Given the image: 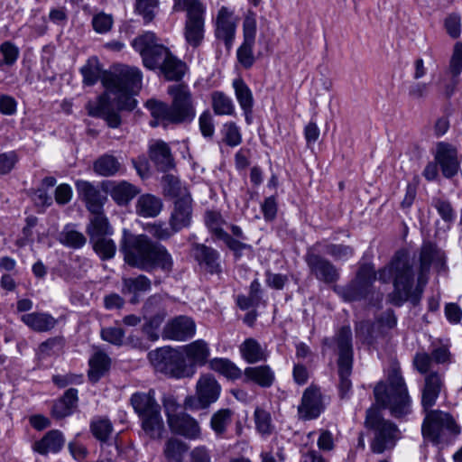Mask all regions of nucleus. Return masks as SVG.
Masks as SVG:
<instances>
[{
  "mask_svg": "<svg viewBox=\"0 0 462 462\" xmlns=\"http://www.w3.org/2000/svg\"><path fill=\"white\" fill-rule=\"evenodd\" d=\"M445 259L444 252L430 242L421 245L418 260L402 249L378 271V280L383 283L393 282V291L389 297L393 305L402 306L409 299L416 304L429 281L431 265L440 271L445 267Z\"/></svg>",
  "mask_w": 462,
  "mask_h": 462,
  "instance_id": "f257e3e1",
  "label": "nucleus"
},
{
  "mask_svg": "<svg viewBox=\"0 0 462 462\" xmlns=\"http://www.w3.org/2000/svg\"><path fill=\"white\" fill-rule=\"evenodd\" d=\"M144 230L157 241L147 235H134L126 229L124 230L120 249L125 263L145 272L160 269L164 273H171L173 268L172 256L158 241H167L178 232L163 221L148 223Z\"/></svg>",
  "mask_w": 462,
  "mask_h": 462,
  "instance_id": "f03ea898",
  "label": "nucleus"
},
{
  "mask_svg": "<svg viewBox=\"0 0 462 462\" xmlns=\"http://www.w3.org/2000/svg\"><path fill=\"white\" fill-rule=\"evenodd\" d=\"M102 83L107 94L89 101L86 107L89 116L103 118L109 127L116 128L121 125V117L110 99L116 102L119 110H133L136 106L134 96L141 88L142 73L137 68L117 65L103 77Z\"/></svg>",
  "mask_w": 462,
  "mask_h": 462,
  "instance_id": "7ed1b4c3",
  "label": "nucleus"
},
{
  "mask_svg": "<svg viewBox=\"0 0 462 462\" xmlns=\"http://www.w3.org/2000/svg\"><path fill=\"white\" fill-rule=\"evenodd\" d=\"M374 394L376 403L388 409L395 419L405 418L411 412V398L397 364H393L389 368L385 382L376 383Z\"/></svg>",
  "mask_w": 462,
  "mask_h": 462,
  "instance_id": "20e7f679",
  "label": "nucleus"
},
{
  "mask_svg": "<svg viewBox=\"0 0 462 462\" xmlns=\"http://www.w3.org/2000/svg\"><path fill=\"white\" fill-rule=\"evenodd\" d=\"M168 94L171 97V104L148 100L147 108L152 117L166 120L168 123H190L196 116V109L192 94L185 84L171 85L168 88Z\"/></svg>",
  "mask_w": 462,
  "mask_h": 462,
  "instance_id": "39448f33",
  "label": "nucleus"
},
{
  "mask_svg": "<svg viewBox=\"0 0 462 462\" xmlns=\"http://www.w3.org/2000/svg\"><path fill=\"white\" fill-rule=\"evenodd\" d=\"M130 403L138 414L144 432L152 439H161L164 431V423L161 407L154 398V391L134 393L130 398Z\"/></svg>",
  "mask_w": 462,
  "mask_h": 462,
  "instance_id": "423d86ee",
  "label": "nucleus"
},
{
  "mask_svg": "<svg viewBox=\"0 0 462 462\" xmlns=\"http://www.w3.org/2000/svg\"><path fill=\"white\" fill-rule=\"evenodd\" d=\"M366 429L372 431L371 450L375 454H382L392 449L401 439V431L393 421L383 417L381 412L370 408L366 411L365 420Z\"/></svg>",
  "mask_w": 462,
  "mask_h": 462,
  "instance_id": "0eeeda50",
  "label": "nucleus"
},
{
  "mask_svg": "<svg viewBox=\"0 0 462 462\" xmlns=\"http://www.w3.org/2000/svg\"><path fill=\"white\" fill-rule=\"evenodd\" d=\"M153 368L172 378H190L195 374L192 365H187L182 352L171 346L159 347L148 353Z\"/></svg>",
  "mask_w": 462,
  "mask_h": 462,
  "instance_id": "6e6552de",
  "label": "nucleus"
},
{
  "mask_svg": "<svg viewBox=\"0 0 462 462\" xmlns=\"http://www.w3.org/2000/svg\"><path fill=\"white\" fill-rule=\"evenodd\" d=\"M337 346L338 359L339 393L344 398L351 389L349 379L353 367L352 331L349 326L341 327L332 339Z\"/></svg>",
  "mask_w": 462,
  "mask_h": 462,
  "instance_id": "1a4fd4ad",
  "label": "nucleus"
},
{
  "mask_svg": "<svg viewBox=\"0 0 462 462\" xmlns=\"http://www.w3.org/2000/svg\"><path fill=\"white\" fill-rule=\"evenodd\" d=\"M173 10L186 12L185 40L193 48L199 46L204 39V5L199 0H175Z\"/></svg>",
  "mask_w": 462,
  "mask_h": 462,
  "instance_id": "9d476101",
  "label": "nucleus"
},
{
  "mask_svg": "<svg viewBox=\"0 0 462 462\" xmlns=\"http://www.w3.org/2000/svg\"><path fill=\"white\" fill-rule=\"evenodd\" d=\"M460 432L454 419L446 412L434 410L427 412L421 427L425 440L434 444L440 443L447 435H457Z\"/></svg>",
  "mask_w": 462,
  "mask_h": 462,
  "instance_id": "9b49d317",
  "label": "nucleus"
},
{
  "mask_svg": "<svg viewBox=\"0 0 462 462\" xmlns=\"http://www.w3.org/2000/svg\"><path fill=\"white\" fill-rule=\"evenodd\" d=\"M134 49L140 53L144 67L149 69H160L171 54L168 48L158 43L155 34L146 32L134 39Z\"/></svg>",
  "mask_w": 462,
  "mask_h": 462,
  "instance_id": "f8f14e48",
  "label": "nucleus"
},
{
  "mask_svg": "<svg viewBox=\"0 0 462 462\" xmlns=\"http://www.w3.org/2000/svg\"><path fill=\"white\" fill-rule=\"evenodd\" d=\"M376 280V272L373 265L363 264L359 267L356 278L346 286H335L334 291L345 301H356L365 299L371 291Z\"/></svg>",
  "mask_w": 462,
  "mask_h": 462,
  "instance_id": "ddd939ff",
  "label": "nucleus"
},
{
  "mask_svg": "<svg viewBox=\"0 0 462 462\" xmlns=\"http://www.w3.org/2000/svg\"><path fill=\"white\" fill-rule=\"evenodd\" d=\"M220 392L221 386L213 375L202 374L196 383L195 395L185 398L184 408L189 411L207 409L217 401Z\"/></svg>",
  "mask_w": 462,
  "mask_h": 462,
  "instance_id": "4468645a",
  "label": "nucleus"
},
{
  "mask_svg": "<svg viewBox=\"0 0 462 462\" xmlns=\"http://www.w3.org/2000/svg\"><path fill=\"white\" fill-rule=\"evenodd\" d=\"M322 242H317L309 248L304 256L310 273L324 283H335L339 280L340 273L337 266L328 259L320 255L317 251L321 248Z\"/></svg>",
  "mask_w": 462,
  "mask_h": 462,
  "instance_id": "2eb2a0df",
  "label": "nucleus"
},
{
  "mask_svg": "<svg viewBox=\"0 0 462 462\" xmlns=\"http://www.w3.org/2000/svg\"><path fill=\"white\" fill-rule=\"evenodd\" d=\"M256 28L255 14L249 11L243 22L244 41L236 51L237 60L245 69H250L255 61L253 49L255 42Z\"/></svg>",
  "mask_w": 462,
  "mask_h": 462,
  "instance_id": "dca6fc26",
  "label": "nucleus"
},
{
  "mask_svg": "<svg viewBox=\"0 0 462 462\" xmlns=\"http://www.w3.org/2000/svg\"><path fill=\"white\" fill-rule=\"evenodd\" d=\"M237 19L234 13L227 7L222 6L217 15L215 23V36L217 40L224 42L226 50L229 51L236 37Z\"/></svg>",
  "mask_w": 462,
  "mask_h": 462,
  "instance_id": "f3484780",
  "label": "nucleus"
},
{
  "mask_svg": "<svg viewBox=\"0 0 462 462\" xmlns=\"http://www.w3.org/2000/svg\"><path fill=\"white\" fill-rule=\"evenodd\" d=\"M452 362V355L447 346L441 345L434 347L430 354L421 351L417 352L412 364L419 373H426L432 369L433 365H448Z\"/></svg>",
  "mask_w": 462,
  "mask_h": 462,
  "instance_id": "a211bd4d",
  "label": "nucleus"
},
{
  "mask_svg": "<svg viewBox=\"0 0 462 462\" xmlns=\"http://www.w3.org/2000/svg\"><path fill=\"white\" fill-rule=\"evenodd\" d=\"M424 375V383L421 390V405L428 411L435 405L442 389L445 386L444 372L430 369Z\"/></svg>",
  "mask_w": 462,
  "mask_h": 462,
  "instance_id": "6ab92c4d",
  "label": "nucleus"
},
{
  "mask_svg": "<svg viewBox=\"0 0 462 462\" xmlns=\"http://www.w3.org/2000/svg\"><path fill=\"white\" fill-rule=\"evenodd\" d=\"M196 333L195 321L188 316H178L170 319L164 326L162 337L163 339L186 341Z\"/></svg>",
  "mask_w": 462,
  "mask_h": 462,
  "instance_id": "aec40b11",
  "label": "nucleus"
},
{
  "mask_svg": "<svg viewBox=\"0 0 462 462\" xmlns=\"http://www.w3.org/2000/svg\"><path fill=\"white\" fill-rule=\"evenodd\" d=\"M435 161L439 165L444 177L449 179L458 172L460 163L457 159V151L453 145L443 142L439 143Z\"/></svg>",
  "mask_w": 462,
  "mask_h": 462,
  "instance_id": "412c9836",
  "label": "nucleus"
},
{
  "mask_svg": "<svg viewBox=\"0 0 462 462\" xmlns=\"http://www.w3.org/2000/svg\"><path fill=\"white\" fill-rule=\"evenodd\" d=\"M193 216L192 199L186 197L177 199L173 202V207L169 217V225L178 233L191 225Z\"/></svg>",
  "mask_w": 462,
  "mask_h": 462,
  "instance_id": "4be33fe9",
  "label": "nucleus"
},
{
  "mask_svg": "<svg viewBox=\"0 0 462 462\" xmlns=\"http://www.w3.org/2000/svg\"><path fill=\"white\" fill-rule=\"evenodd\" d=\"M322 410L319 389L314 386L308 387L303 393L301 403L298 408L300 417L303 420H313L319 416Z\"/></svg>",
  "mask_w": 462,
  "mask_h": 462,
  "instance_id": "5701e85b",
  "label": "nucleus"
},
{
  "mask_svg": "<svg viewBox=\"0 0 462 462\" xmlns=\"http://www.w3.org/2000/svg\"><path fill=\"white\" fill-rule=\"evenodd\" d=\"M168 425L172 433L188 439H197L201 436L199 423L186 412H180V416L171 419Z\"/></svg>",
  "mask_w": 462,
  "mask_h": 462,
  "instance_id": "b1692460",
  "label": "nucleus"
},
{
  "mask_svg": "<svg viewBox=\"0 0 462 462\" xmlns=\"http://www.w3.org/2000/svg\"><path fill=\"white\" fill-rule=\"evenodd\" d=\"M76 189L79 198L85 201L90 213H98L103 210V205L106 198L102 195L96 186L86 180H78Z\"/></svg>",
  "mask_w": 462,
  "mask_h": 462,
  "instance_id": "393cba45",
  "label": "nucleus"
},
{
  "mask_svg": "<svg viewBox=\"0 0 462 462\" xmlns=\"http://www.w3.org/2000/svg\"><path fill=\"white\" fill-rule=\"evenodd\" d=\"M182 354L187 361V365H192L196 372L197 366H203L207 364L210 356V349L205 340L198 339L183 346Z\"/></svg>",
  "mask_w": 462,
  "mask_h": 462,
  "instance_id": "a878e982",
  "label": "nucleus"
},
{
  "mask_svg": "<svg viewBox=\"0 0 462 462\" xmlns=\"http://www.w3.org/2000/svg\"><path fill=\"white\" fill-rule=\"evenodd\" d=\"M152 288L151 280L143 275L140 274L136 277H128L122 279V289L121 292L124 295H130V303L136 304L140 301L141 295L149 291Z\"/></svg>",
  "mask_w": 462,
  "mask_h": 462,
  "instance_id": "bb28decb",
  "label": "nucleus"
},
{
  "mask_svg": "<svg viewBox=\"0 0 462 462\" xmlns=\"http://www.w3.org/2000/svg\"><path fill=\"white\" fill-rule=\"evenodd\" d=\"M193 255L200 265L210 273H218L221 272L219 263V254L212 247L202 244H194L192 246Z\"/></svg>",
  "mask_w": 462,
  "mask_h": 462,
  "instance_id": "cd10ccee",
  "label": "nucleus"
},
{
  "mask_svg": "<svg viewBox=\"0 0 462 462\" xmlns=\"http://www.w3.org/2000/svg\"><path fill=\"white\" fill-rule=\"evenodd\" d=\"M65 444V439L61 431L52 430L48 431L40 440L34 442L33 450L41 455L58 453Z\"/></svg>",
  "mask_w": 462,
  "mask_h": 462,
  "instance_id": "c85d7f7f",
  "label": "nucleus"
},
{
  "mask_svg": "<svg viewBox=\"0 0 462 462\" xmlns=\"http://www.w3.org/2000/svg\"><path fill=\"white\" fill-rule=\"evenodd\" d=\"M21 320L35 332H47L57 324V319L46 312H32L21 316Z\"/></svg>",
  "mask_w": 462,
  "mask_h": 462,
  "instance_id": "c756f323",
  "label": "nucleus"
},
{
  "mask_svg": "<svg viewBox=\"0 0 462 462\" xmlns=\"http://www.w3.org/2000/svg\"><path fill=\"white\" fill-rule=\"evenodd\" d=\"M88 365V376L89 381L95 383L108 372L111 359L104 351L97 350L89 358Z\"/></svg>",
  "mask_w": 462,
  "mask_h": 462,
  "instance_id": "7c9ffc66",
  "label": "nucleus"
},
{
  "mask_svg": "<svg viewBox=\"0 0 462 462\" xmlns=\"http://www.w3.org/2000/svg\"><path fill=\"white\" fill-rule=\"evenodd\" d=\"M150 158L162 171H167L174 166L171 149L162 141H158L150 147Z\"/></svg>",
  "mask_w": 462,
  "mask_h": 462,
  "instance_id": "2f4dec72",
  "label": "nucleus"
},
{
  "mask_svg": "<svg viewBox=\"0 0 462 462\" xmlns=\"http://www.w3.org/2000/svg\"><path fill=\"white\" fill-rule=\"evenodd\" d=\"M245 381L254 382L257 385L269 388L273 385L275 375L269 365L249 366L244 371Z\"/></svg>",
  "mask_w": 462,
  "mask_h": 462,
  "instance_id": "473e14b6",
  "label": "nucleus"
},
{
  "mask_svg": "<svg viewBox=\"0 0 462 462\" xmlns=\"http://www.w3.org/2000/svg\"><path fill=\"white\" fill-rule=\"evenodd\" d=\"M162 199L152 194L140 196L135 204L136 214L143 217H156L162 212Z\"/></svg>",
  "mask_w": 462,
  "mask_h": 462,
  "instance_id": "72a5a7b5",
  "label": "nucleus"
},
{
  "mask_svg": "<svg viewBox=\"0 0 462 462\" xmlns=\"http://www.w3.org/2000/svg\"><path fill=\"white\" fill-rule=\"evenodd\" d=\"M106 191L118 205L128 204L139 193V189L127 181L111 182Z\"/></svg>",
  "mask_w": 462,
  "mask_h": 462,
  "instance_id": "f704fd0d",
  "label": "nucleus"
},
{
  "mask_svg": "<svg viewBox=\"0 0 462 462\" xmlns=\"http://www.w3.org/2000/svg\"><path fill=\"white\" fill-rule=\"evenodd\" d=\"M78 403V390L75 388L68 389L63 396L58 400L52 406V415L57 419H61L70 415Z\"/></svg>",
  "mask_w": 462,
  "mask_h": 462,
  "instance_id": "c9c22d12",
  "label": "nucleus"
},
{
  "mask_svg": "<svg viewBox=\"0 0 462 462\" xmlns=\"http://www.w3.org/2000/svg\"><path fill=\"white\" fill-rule=\"evenodd\" d=\"M93 217L87 226V233L89 236V240H97L100 237L111 236L113 233L112 227L109 225L108 219L104 216L103 210L98 213H91Z\"/></svg>",
  "mask_w": 462,
  "mask_h": 462,
  "instance_id": "e433bc0d",
  "label": "nucleus"
},
{
  "mask_svg": "<svg viewBox=\"0 0 462 462\" xmlns=\"http://www.w3.org/2000/svg\"><path fill=\"white\" fill-rule=\"evenodd\" d=\"M242 357L249 364L266 360V353L260 343L254 338L245 339L240 346Z\"/></svg>",
  "mask_w": 462,
  "mask_h": 462,
  "instance_id": "4c0bfd02",
  "label": "nucleus"
},
{
  "mask_svg": "<svg viewBox=\"0 0 462 462\" xmlns=\"http://www.w3.org/2000/svg\"><path fill=\"white\" fill-rule=\"evenodd\" d=\"M167 80H180L187 70L185 62L171 54L160 68Z\"/></svg>",
  "mask_w": 462,
  "mask_h": 462,
  "instance_id": "58836bf2",
  "label": "nucleus"
},
{
  "mask_svg": "<svg viewBox=\"0 0 462 462\" xmlns=\"http://www.w3.org/2000/svg\"><path fill=\"white\" fill-rule=\"evenodd\" d=\"M59 241L68 247L79 249L85 245L87 238L81 232L76 230L74 225L69 224L59 234Z\"/></svg>",
  "mask_w": 462,
  "mask_h": 462,
  "instance_id": "ea45409f",
  "label": "nucleus"
},
{
  "mask_svg": "<svg viewBox=\"0 0 462 462\" xmlns=\"http://www.w3.org/2000/svg\"><path fill=\"white\" fill-rule=\"evenodd\" d=\"M236 97L244 111L245 115L251 114L254 106V98L251 89L242 79H236L233 81Z\"/></svg>",
  "mask_w": 462,
  "mask_h": 462,
  "instance_id": "a19ab883",
  "label": "nucleus"
},
{
  "mask_svg": "<svg viewBox=\"0 0 462 462\" xmlns=\"http://www.w3.org/2000/svg\"><path fill=\"white\" fill-rule=\"evenodd\" d=\"M209 367L221 374L225 377L232 380L242 376L243 372L233 362L226 358H214L209 361Z\"/></svg>",
  "mask_w": 462,
  "mask_h": 462,
  "instance_id": "79ce46f5",
  "label": "nucleus"
},
{
  "mask_svg": "<svg viewBox=\"0 0 462 462\" xmlns=\"http://www.w3.org/2000/svg\"><path fill=\"white\" fill-rule=\"evenodd\" d=\"M189 446L182 440L171 438L165 443L163 453L168 462H183Z\"/></svg>",
  "mask_w": 462,
  "mask_h": 462,
  "instance_id": "37998d69",
  "label": "nucleus"
},
{
  "mask_svg": "<svg viewBox=\"0 0 462 462\" xmlns=\"http://www.w3.org/2000/svg\"><path fill=\"white\" fill-rule=\"evenodd\" d=\"M121 170V163L118 160L109 154L99 157L94 163V171L102 176L116 175Z\"/></svg>",
  "mask_w": 462,
  "mask_h": 462,
  "instance_id": "c03bdc74",
  "label": "nucleus"
},
{
  "mask_svg": "<svg viewBox=\"0 0 462 462\" xmlns=\"http://www.w3.org/2000/svg\"><path fill=\"white\" fill-rule=\"evenodd\" d=\"M162 183L165 194L172 199L191 197L187 188L182 186L180 180L171 174L165 175L162 178Z\"/></svg>",
  "mask_w": 462,
  "mask_h": 462,
  "instance_id": "a18cd8bd",
  "label": "nucleus"
},
{
  "mask_svg": "<svg viewBox=\"0 0 462 462\" xmlns=\"http://www.w3.org/2000/svg\"><path fill=\"white\" fill-rule=\"evenodd\" d=\"M83 77V83L87 86H93L101 77L102 68L97 58H90L80 69Z\"/></svg>",
  "mask_w": 462,
  "mask_h": 462,
  "instance_id": "49530a36",
  "label": "nucleus"
},
{
  "mask_svg": "<svg viewBox=\"0 0 462 462\" xmlns=\"http://www.w3.org/2000/svg\"><path fill=\"white\" fill-rule=\"evenodd\" d=\"M321 247L324 253L331 256L335 261H346L355 253L352 246L342 244L322 243Z\"/></svg>",
  "mask_w": 462,
  "mask_h": 462,
  "instance_id": "de8ad7c7",
  "label": "nucleus"
},
{
  "mask_svg": "<svg viewBox=\"0 0 462 462\" xmlns=\"http://www.w3.org/2000/svg\"><path fill=\"white\" fill-rule=\"evenodd\" d=\"M19 48L6 41L0 45V69L12 67L19 57Z\"/></svg>",
  "mask_w": 462,
  "mask_h": 462,
  "instance_id": "09e8293b",
  "label": "nucleus"
},
{
  "mask_svg": "<svg viewBox=\"0 0 462 462\" xmlns=\"http://www.w3.org/2000/svg\"><path fill=\"white\" fill-rule=\"evenodd\" d=\"M90 430L97 440L106 442L112 434L113 425L108 419L98 417L91 421Z\"/></svg>",
  "mask_w": 462,
  "mask_h": 462,
  "instance_id": "8fccbe9b",
  "label": "nucleus"
},
{
  "mask_svg": "<svg viewBox=\"0 0 462 462\" xmlns=\"http://www.w3.org/2000/svg\"><path fill=\"white\" fill-rule=\"evenodd\" d=\"M212 107L216 115H233L235 106L232 99L220 91L212 93Z\"/></svg>",
  "mask_w": 462,
  "mask_h": 462,
  "instance_id": "3c124183",
  "label": "nucleus"
},
{
  "mask_svg": "<svg viewBox=\"0 0 462 462\" xmlns=\"http://www.w3.org/2000/svg\"><path fill=\"white\" fill-rule=\"evenodd\" d=\"M232 413L229 409H221L212 415L210 426L217 436H222L226 431L227 426L231 423Z\"/></svg>",
  "mask_w": 462,
  "mask_h": 462,
  "instance_id": "603ef678",
  "label": "nucleus"
},
{
  "mask_svg": "<svg viewBox=\"0 0 462 462\" xmlns=\"http://www.w3.org/2000/svg\"><path fill=\"white\" fill-rule=\"evenodd\" d=\"M159 4V0H135L134 11L143 17L144 23H149L156 15Z\"/></svg>",
  "mask_w": 462,
  "mask_h": 462,
  "instance_id": "864d4df0",
  "label": "nucleus"
},
{
  "mask_svg": "<svg viewBox=\"0 0 462 462\" xmlns=\"http://www.w3.org/2000/svg\"><path fill=\"white\" fill-rule=\"evenodd\" d=\"M110 236L100 237L99 239L90 241L94 251L102 260H108L115 256L116 245L109 237Z\"/></svg>",
  "mask_w": 462,
  "mask_h": 462,
  "instance_id": "5fc2aeb1",
  "label": "nucleus"
},
{
  "mask_svg": "<svg viewBox=\"0 0 462 462\" xmlns=\"http://www.w3.org/2000/svg\"><path fill=\"white\" fill-rule=\"evenodd\" d=\"M165 316L164 312L156 313L143 324V332L149 340L156 341L159 339V328L164 321Z\"/></svg>",
  "mask_w": 462,
  "mask_h": 462,
  "instance_id": "6e6d98bb",
  "label": "nucleus"
},
{
  "mask_svg": "<svg viewBox=\"0 0 462 462\" xmlns=\"http://www.w3.org/2000/svg\"><path fill=\"white\" fill-rule=\"evenodd\" d=\"M254 422L256 430L262 435H270L273 426L270 412L263 408L257 407L254 411Z\"/></svg>",
  "mask_w": 462,
  "mask_h": 462,
  "instance_id": "4d7b16f0",
  "label": "nucleus"
},
{
  "mask_svg": "<svg viewBox=\"0 0 462 462\" xmlns=\"http://www.w3.org/2000/svg\"><path fill=\"white\" fill-rule=\"evenodd\" d=\"M63 342L64 340L61 337L48 338L46 341L42 342L38 347L37 355L39 358H45L47 356L56 354L59 350L61 349Z\"/></svg>",
  "mask_w": 462,
  "mask_h": 462,
  "instance_id": "13d9d810",
  "label": "nucleus"
},
{
  "mask_svg": "<svg viewBox=\"0 0 462 462\" xmlns=\"http://www.w3.org/2000/svg\"><path fill=\"white\" fill-rule=\"evenodd\" d=\"M100 337L104 341L116 346H121L125 340V331L118 327L103 328L100 331Z\"/></svg>",
  "mask_w": 462,
  "mask_h": 462,
  "instance_id": "bf43d9fd",
  "label": "nucleus"
},
{
  "mask_svg": "<svg viewBox=\"0 0 462 462\" xmlns=\"http://www.w3.org/2000/svg\"><path fill=\"white\" fill-rule=\"evenodd\" d=\"M223 141L231 147L239 145L242 143V135L238 126L234 122H229L223 126Z\"/></svg>",
  "mask_w": 462,
  "mask_h": 462,
  "instance_id": "052dcab7",
  "label": "nucleus"
},
{
  "mask_svg": "<svg viewBox=\"0 0 462 462\" xmlns=\"http://www.w3.org/2000/svg\"><path fill=\"white\" fill-rule=\"evenodd\" d=\"M205 223L208 228L217 238H220L226 232L222 228L223 219L220 213L216 211H208L205 217Z\"/></svg>",
  "mask_w": 462,
  "mask_h": 462,
  "instance_id": "680f3d73",
  "label": "nucleus"
},
{
  "mask_svg": "<svg viewBox=\"0 0 462 462\" xmlns=\"http://www.w3.org/2000/svg\"><path fill=\"white\" fill-rule=\"evenodd\" d=\"M113 25V17L103 12L96 14L92 19L93 29L98 33L109 32Z\"/></svg>",
  "mask_w": 462,
  "mask_h": 462,
  "instance_id": "e2e57ef3",
  "label": "nucleus"
},
{
  "mask_svg": "<svg viewBox=\"0 0 462 462\" xmlns=\"http://www.w3.org/2000/svg\"><path fill=\"white\" fill-rule=\"evenodd\" d=\"M449 71L453 77H457L462 71V42L454 45L453 53L449 62Z\"/></svg>",
  "mask_w": 462,
  "mask_h": 462,
  "instance_id": "0e129e2a",
  "label": "nucleus"
},
{
  "mask_svg": "<svg viewBox=\"0 0 462 462\" xmlns=\"http://www.w3.org/2000/svg\"><path fill=\"white\" fill-rule=\"evenodd\" d=\"M447 33L453 39H457L461 33V18L457 14H450L444 21Z\"/></svg>",
  "mask_w": 462,
  "mask_h": 462,
  "instance_id": "69168bd1",
  "label": "nucleus"
},
{
  "mask_svg": "<svg viewBox=\"0 0 462 462\" xmlns=\"http://www.w3.org/2000/svg\"><path fill=\"white\" fill-rule=\"evenodd\" d=\"M199 130L205 138H211L215 133L213 118L209 111H204L199 118Z\"/></svg>",
  "mask_w": 462,
  "mask_h": 462,
  "instance_id": "338daca9",
  "label": "nucleus"
},
{
  "mask_svg": "<svg viewBox=\"0 0 462 462\" xmlns=\"http://www.w3.org/2000/svg\"><path fill=\"white\" fill-rule=\"evenodd\" d=\"M18 162L15 152H8L0 154V175L9 173Z\"/></svg>",
  "mask_w": 462,
  "mask_h": 462,
  "instance_id": "774afa93",
  "label": "nucleus"
}]
</instances>
